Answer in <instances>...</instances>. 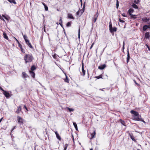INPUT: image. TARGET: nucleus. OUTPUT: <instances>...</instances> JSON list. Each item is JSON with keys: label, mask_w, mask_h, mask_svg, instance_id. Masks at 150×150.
<instances>
[{"label": "nucleus", "mask_w": 150, "mask_h": 150, "mask_svg": "<svg viewBox=\"0 0 150 150\" xmlns=\"http://www.w3.org/2000/svg\"><path fill=\"white\" fill-rule=\"evenodd\" d=\"M33 59V57L32 55L30 54H26L24 57V60L25 63L30 62Z\"/></svg>", "instance_id": "obj_1"}, {"label": "nucleus", "mask_w": 150, "mask_h": 150, "mask_svg": "<svg viewBox=\"0 0 150 150\" xmlns=\"http://www.w3.org/2000/svg\"><path fill=\"white\" fill-rule=\"evenodd\" d=\"M3 94L7 98H8L11 96L9 93L7 91H4L3 92Z\"/></svg>", "instance_id": "obj_2"}, {"label": "nucleus", "mask_w": 150, "mask_h": 150, "mask_svg": "<svg viewBox=\"0 0 150 150\" xmlns=\"http://www.w3.org/2000/svg\"><path fill=\"white\" fill-rule=\"evenodd\" d=\"M18 123L20 125L23 123V119L20 116H18L17 117Z\"/></svg>", "instance_id": "obj_3"}, {"label": "nucleus", "mask_w": 150, "mask_h": 150, "mask_svg": "<svg viewBox=\"0 0 150 150\" xmlns=\"http://www.w3.org/2000/svg\"><path fill=\"white\" fill-rule=\"evenodd\" d=\"M130 112L131 114L134 115L135 116H137V115H138L139 114V113L136 111H134V110H132L130 111Z\"/></svg>", "instance_id": "obj_4"}, {"label": "nucleus", "mask_w": 150, "mask_h": 150, "mask_svg": "<svg viewBox=\"0 0 150 150\" xmlns=\"http://www.w3.org/2000/svg\"><path fill=\"white\" fill-rule=\"evenodd\" d=\"M141 118V116L139 115H138L134 117V120H135L139 121Z\"/></svg>", "instance_id": "obj_5"}, {"label": "nucleus", "mask_w": 150, "mask_h": 150, "mask_svg": "<svg viewBox=\"0 0 150 150\" xmlns=\"http://www.w3.org/2000/svg\"><path fill=\"white\" fill-rule=\"evenodd\" d=\"M98 16V11H97L96 14L93 17V23H95L97 20V18Z\"/></svg>", "instance_id": "obj_6"}, {"label": "nucleus", "mask_w": 150, "mask_h": 150, "mask_svg": "<svg viewBox=\"0 0 150 150\" xmlns=\"http://www.w3.org/2000/svg\"><path fill=\"white\" fill-rule=\"evenodd\" d=\"M106 67V65L105 64H103V65H101L98 67V69L101 70H103Z\"/></svg>", "instance_id": "obj_7"}, {"label": "nucleus", "mask_w": 150, "mask_h": 150, "mask_svg": "<svg viewBox=\"0 0 150 150\" xmlns=\"http://www.w3.org/2000/svg\"><path fill=\"white\" fill-rule=\"evenodd\" d=\"M29 72L31 76L33 78H34L35 77V74L34 73V72L33 71H30Z\"/></svg>", "instance_id": "obj_8"}, {"label": "nucleus", "mask_w": 150, "mask_h": 150, "mask_svg": "<svg viewBox=\"0 0 150 150\" xmlns=\"http://www.w3.org/2000/svg\"><path fill=\"white\" fill-rule=\"evenodd\" d=\"M21 106H20L17 109V110L16 111V112L17 113H20V111H21Z\"/></svg>", "instance_id": "obj_9"}, {"label": "nucleus", "mask_w": 150, "mask_h": 150, "mask_svg": "<svg viewBox=\"0 0 150 150\" xmlns=\"http://www.w3.org/2000/svg\"><path fill=\"white\" fill-rule=\"evenodd\" d=\"M127 63L129 61V59H130V56L129 54V51L128 50L127 51Z\"/></svg>", "instance_id": "obj_10"}, {"label": "nucleus", "mask_w": 150, "mask_h": 150, "mask_svg": "<svg viewBox=\"0 0 150 150\" xmlns=\"http://www.w3.org/2000/svg\"><path fill=\"white\" fill-rule=\"evenodd\" d=\"M22 76L23 78H25L28 76V75L25 72H23L22 73Z\"/></svg>", "instance_id": "obj_11"}, {"label": "nucleus", "mask_w": 150, "mask_h": 150, "mask_svg": "<svg viewBox=\"0 0 150 150\" xmlns=\"http://www.w3.org/2000/svg\"><path fill=\"white\" fill-rule=\"evenodd\" d=\"M142 20L144 22H147L149 21L150 19L147 18H142Z\"/></svg>", "instance_id": "obj_12"}, {"label": "nucleus", "mask_w": 150, "mask_h": 150, "mask_svg": "<svg viewBox=\"0 0 150 150\" xmlns=\"http://www.w3.org/2000/svg\"><path fill=\"white\" fill-rule=\"evenodd\" d=\"M150 37L149 33L146 32L145 33V38H149Z\"/></svg>", "instance_id": "obj_13"}, {"label": "nucleus", "mask_w": 150, "mask_h": 150, "mask_svg": "<svg viewBox=\"0 0 150 150\" xmlns=\"http://www.w3.org/2000/svg\"><path fill=\"white\" fill-rule=\"evenodd\" d=\"M55 134H56V137L57 138L59 139V140H60L61 139V138L60 137L59 135V134L57 133V132H55Z\"/></svg>", "instance_id": "obj_14"}, {"label": "nucleus", "mask_w": 150, "mask_h": 150, "mask_svg": "<svg viewBox=\"0 0 150 150\" xmlns=\"http://www.w3.org/2000/svg\"><path fill=\"white\" fill-rule=\"evenodd\" d=\"M68 18L70 19H74V18L72 15L71 13H68Z\"/></svg>", "instance_id": "obj_15"}, {"label": "nucleus", "mask_w": 150, "mask_h": 150, "mask_svg": "<svg viewBox=\"0 0 150 150\" xmlns=\"http://www.w3.org/2000/svg\"><path fill=\"white\" fill-rule=\"evenodd\" d=\"M148 28L147 25H144L143 27V30L144 31H145Z\"/></svg>", "instance_id": "obj_16"}, {"label": "nucleus", "mask_w": 150, "mask_h": 150, "mask_svg": "<svg viewBox=\"0 0 150 150\" xmlns=\"http://www.w3.org/2000/svg\"><path fill=\"white\" fill-rule=\"evenodd\" d=\"M82 71L83 74V76H84L85 74V71L84 70L83 65H82Z\"/></svg>", "instance_id": "obj_17"}, {"label": "nucleus", "mask_w": 150, "mask_h": 150, "mask_svg": "<svg viewBox=\"0 0 150 150\" xmlns=\"http://www.w3.org/2000/svg\"><path fill=\"white\" fill-rule=\"evenodd\" d=\"M117 30V28L115 27L112 28L111 29V30H110V32L111 33H112L114 32H115Z\"/></svg>", "instance_id": "obj_18"}, {"label": "nucleus", "mask_w": 150, "mask_h": 150, "mask_svg": "<svg viewBox=\"0 0 150 150\" xmlns=\"http://www.w3.org/2000/svg\"><path fill=\"white\" fill-rule=\"evenodd\" d=\"M134 11V10L132 8H130L129 11H128V12L129 13L130 15H131L132 14L131 13H133Z\"/></svg>", "instance_id": "obj_19"}, {"label": "nucleus", "mask_w": 150, "mask_h": 150, "mask_svg": "<svg viewBox=\"0 0 150 150\" xmlns=\"http://www.w3.org/2000/svg\"><path fill=\"white\" fill-rule=\"evenodd\" d=\"M3 34L4 35V38L6 39V40H8V36L7 35L6 33H4Z\"/></svg>", "instance_id": "obj_20"}, {"label": "nucleus", "mask_w": 150, "mask_h": 150, "mask_svg": "<svg viewBox=\"0 0 150 150\" xmlns=\"http://www.w3.org/2000/svg\"><path fill=\"white\" fill-rule=\"evenodd\" d=\"M73 124L76 129V130H78L77 126V125L76 123L75 122H73Z\"/></svg>", "instance_id": "obj_21"}, {"label": "nucleus", "mask_w": 150, "mask_h": 150, "mask_svg": "<svg viewBox=\"0 0 150 150\" xmlns=\"http://www.w3.org/2000/svg\"><path fill=\"white\" fill-rule=\"evenodd\" d=\"M96 134V131H94L93 133L91 134V138H93L94 137V136Z\"/></svg>", "instance_id": "obj_22"}, {"label": "nucleus", "mask_w": 150, "mask_h": 150, "mask_svg": "<svg viewBox=\"0 0 150 150\" xmlns=\"http://www.w3.org/2000/svg\"><path fill=\"white\" fill-rule=\"evenodd\" d=\"M66 109L68 110L70 112L73 111L74 110V109L72 108H70L69 107H67Z\"/></svg>", "instance_id": "obj_23"}, {"label": "nucleus", "mask_w": 150, "mask_h": 150, "mask_svg": "<svg viewBox=\"0 0 150 150\" xmlns=\"http://www.w3.org/2000/svg\"><path fill=\"white\" fill-rule=\"evenodd\" d=\"M71 21L67 23L66 26L67 27H70L71 25Z\"/></svg>", "instance_id": "obj_24"}, {"label": "nucleus", "mask_w": 150, "mask_h": 150, "mask_svg": "<svg viewBox=\"0 0 150 150\" xmlns=\"http://www.w3.org/2000/svg\"><path fill=\"white\" fill-rule=\"evenodd\" d=\"M35 69L36 67L34 65L32 66L31 68V70L30 71H33L35 70Z\"/></svg>", "instance_id": "obj_25"}, {"label": "nucleus", "mask_w": 150, "mask_h": 150, "mask_svg": "<svg viewBox=\"0 0 150 150\" xmlns=\"http://www.w3.org/2000/svg\"><path fill=\"white\" fill-rule=\"evenodd\" d=\"M10 3H13L15 4H16V3L15 0H8Z\"/></svg>", "instance_id": "obj_26"}, {"label": "nucleus", "mask_w": 150, "mask_h": 150, "mask_svg": "<svg viewBox=\"0 0 150 150\" xmlns=\"http://www.w3.org/2000/svg\"><path fill=\"white\" fill-rule=\"evenodd\" d=\"M132 6L133 8H135L137 9V8H138V7L137 6L136 4H133L132 5Z\"/></svg>", "instance_id": "obj_27"}, {"label": "nucleus", "mask_w": 150, "mask_h": 150, "mask_svg": "<svg viewBox=\"0 0 150 150\" xmlns=\"http://www.w3.org/2000/svg\"><path fill=\"white\" fill-rule=\"evenodd\" d=\"M120 122L122 125L125 126V122L124 121L122 120H120Z\"/></svg>", "instance_id": "obj_28"}, {"label": "nucleus", "mask_w": 150, "mask_h": 150, "mask_svg": "<svg viewBox=\"0 0 150 150\" xmlns=\"http://www.w3.org/2000/svg\"><path fill=\"white\" fill-rule=\"evenodd\" d=\"M68 146V144H65L64 146V150H66Z\"/></svg>", "instance_id": "obj_29"}, {"label": "nucleus", "mask_w": 150, "mask_h": 150, "mask_svg": "<svg viewBox=\"0 0 150 150\" xmlns=\"http://www.w3.org/2000/svg\"><path fill=\"white\" fill-rule=\"evenodd\" d=\"M64 81L65 82L68 83L69 82V79L67 78V76L66 75V79L64 80Z\"/></svg>", "instance_id": "obj_30"}, {"label": "nucleus", "mask_w": 150, "mask_h": 150, "mask_svg": "<svg viewBox=\"0 0 150 150\" xmlns=\"http://www.w3.org/2000/svg\"><path fill=\"white\" fill-rule=\"evenodd\" d=\"M27 44L30 48H33V47L32 45H31V43L30 42L28 43H27Z\"/></svg>", "instance_id": "obj_31"}, {"label": "nucleus", "mask_w": 150, "mask_h": 150, "mask_svg": "<svg viewBox=\"0 0 150 150\" xmlns=\"http://www.w3.org/2000/svg\"><path fill=\"white\" fill-rule=\"evenodd\" d=\"M59 24L62 26V18L61 17H60V18L59 20Z\"/></svg>", "instance_id": "obj_32"}, {"label": "nucleus", "mask_w": 150, "mask_h": 150, "mask_svg": "<svg viewBox=\"0 0 150 150\" xmlns=\"http://www.w3.org/2000/svg\"><path fill=\"white\" fill-rule=\"evenodd\" d=\"M97 79H99L100 78H102V76L101 75H100L99 76H96L95 77Z\"/></svg>", "instance_id": "obj_33"}, {"label": "nucleus", "mask_w": 150, "mask_h": 150, "mask_svg": "<svg viewBox=\"0 0 150 150\" xmlns=\"http://www.w3.org/2000/svg\"><path fill=\"white\" fill-rule=\"evenodd\" d=\"M116 5L117 8H118L119 6V2L118 0H117Z\"/></svg>", "instance_id": "obj_34"}, {"label": "nucleus", "mask_w": 150, "mask_h": 150, "mask_svg": "<svg viewBox=\"0 0 150 150\" xmlns=\"http://www.w3.org/2000/svg\"><path fill=\"white\" fill-rule=\"evenodd\" d=\"M130 15L131 17V18H136V17L135 15H133V14H132L131 15Z\"/></svg>", "instance_id": "obj_35"}, {"label": "nucleus", "mask_w": 150, "mask_h": 150, "mask_svg": "<svg viewBox=\"0 0 150 150\" xmlns=\"http://www.w3.org/2000/svg\"><path fill=\"white\" fill-rule=\"evenodd\" d=\"M130 137L131 138V139L133 140V141H135V140L133 137V136L131 135H130Z\"/></svg>", "instance_id": "obj_36"}, {"label": "nucleus", "mask_w": 150, "mask_h": 150, "mask_svg": "<svg viewBox=\"0 0 150 150\" xmlns=\"http://www.w3.org/2000/svg\"><path fill=\"white\" fill-rule=\"evenodd\" d=\"M109 27L110 30H111V29L112 28V24L111 23H110Z\"/></svg>", "instance_id": "obj_37"}, {"label": "nucleus", "mask_w": 150, "mask_h": 150, "mask_svg": "<svg viewBox=\"0 0 150 150\" xmlns=\"http://www.w3.org/2000/svg\"><path fill=\"white\" fill-rule=\"evenodd\" d=\"M44 7H45V10L46 11H47L48 10V7L46 5Z\"/></svg>", "instance_id": "obj_38"}, {"label": "nucleus", "mask_w": 150, "mask_h": 150, "mask_svg": "<svg viewBox=\"0 0 150 150\" xmlns=\"http://www.w3.org/2000/svg\"><path fill=\"white\" fill-rule=\"evenodd\" d=\"M23 38H24L25 40H26V39H27L28 37L27 36H26L25 35H23Z\"/></svg>", "instance_id": "obj_39"}, {"label": "nucleus", "mask_w": 150, "mask_h": 150, "mask_svg": "<svg viewBox=\"0 0 150 150\" xmlns=\"http://www.w3.org/2000/svg\"><path fill=\"white\" fill-rule=\"evenodd\" d=\"M18 46L21 49H22V46L21 45L19 42H18Z\"/></svg>", "instance_id": "obj_40"}, {"label": "nucleus", "mask_w": 150, "mask_h": 150, "mask_svg": "<svg viewBox=\"0 0 150 150\" xmlns=\"http://www.w3.org/2000/svg\"><path fill=\"white\" fill-rule=\"evenodd\" d=\"M139 2V0H134V2L136 4H137Z\"/></svg>", "instance_id": "obj_41"}, {"label": "nucleus", "mask_w": 150, "mask_h": 150, "mask_svg": "<svg viewBox=\"0 0 150 150\" xmlns=\"http://www.w3.org/2000/svg\"><path fill=\"white\" fill-rule=\"evenodd\" d=\"M25 41L26 44L29 42V40H28L27 39L25 40Z\"/></svg>", "instance_id": "obj_42"}, {"label": "nucleus", "mask_w": 150, "mask_h": 150, "mask_svg": "<svg viewBox=\"0 0 150 150\" xmlns=\"http://www.w3.org/2000/svg\"><path fill=\"white\" fill-rule=\"evenodd\" d=\"M80 28H79V33H78V37L79 38H80Z\"/></svg>", "instance_id": "obj_43"}, {"label": "nucleus", "mask_w": 150, "mask_h": 150, "mask_svg": "<svg viewBox=\"0 0 150 150\" xmlns=\"http://www.w3.org/2000/svg\"><path fill=\"white\" fill-rule=\"evenodd\" d=\"M119 21L121 23H123L124 22V21L120 19H119Z\"/></svg>", "instance_id": "obj_44"}, {"label": "nucleus", "mask_w": 150, "mask_h": 150, "mask_svg": "<svg viewBox=\"0 0 150 150\" xmlns=\"http://www.w3.org/2000/svg\"><path fill=\"white\" fill-rule=\"evenodd\" d=\"M0 19H1V20H2L4 21H5L4 19L1 16V15L0 14Z\"/></svg>", "instance_id": "obj_45"}, {"label": "nucleus", "mask_w": 150, "mask_h": 150, "mask_svg": "<svg viewBox=\"0 0 150 150\" xmlns=\"http://www.w3.org/2000/svg\"><path fill=\"white\" fill-rule=\"evenodd\" d=\"M139 121H142V122H143L144 123H145V121H144V120H143V119H142V118H141V119H140V120Z\"/></svg>", "instance_id": "obj_46"}, {"label": "nucleus", "mask_w": 150, "mask_h": 150, "mask_svg": "<svg viewBox=\"0 0 150 150\" xmlns=\"http://www.w3.org/2000/svg\"><path fill=\"white\" fill-rule=\"evenodd\" d=\"M134 83L138 86H139V84H138V83H137L136 81H135V80H134Z\"/></svg>", "instance_id": "obj_47"}, {"label": "nucleus", "mask_w": 150, "mask_h": 150, "mask_svg": "<svg viewBox=\"0 0 150 150\" xmlns=\"http://www.w3.org/2000/svg\"><path fill=\"white\" fill-rule=\"evenodd\" d=\"M94 44V43H93L91 45V47H90V49H91L92 48V47H93V45Z\"/></svg>", "instance_id": "obj_48"}, {"label": "nucleus", "mask_w": 150, "mask_h": 150, "mask_svg": "<svg viewBox=\"0 0 150 150\" xmlns=\"http://www.w3.org/2000/svg\"><path fill=\"white\" fill-rule=\"evenodd\" d=\"M0 90L3 91V92L4 91L1 87H0Z\"/></svg>", "instance_id": "obj_49"}, {"label": "nucleus", "mask_w": 150, "mask_h": 150, "mask_svg": "<svg viewBox=\"0 0 150 150\" xmlns=\"http://www.w3.org/2000/svg\"><path fill=\"white\" fill-rule=\"evenodd\" d=\"M21 49V51H22V52L23 53H25V52L24 51V50H23V49L22 47V49Z\"/></svg>", "instance_id": "obj_50"}, {"label": "nucleus", "mask_w": 150, "mask_h": 150, "mask_svg": "<svg viewBox=\"0 0 150 150\" xmlns=\"http://www.w3.org/2000/svg\"><path fill=\"white\" fill-rule=\"evenodd\" d=\"M76 15H79V11H78V12H76Z\"/></svg>", "instance_id": "obj_51"}, {"label": "nucleus", "mask_w": 150, "mask_h": 150, "mask_svg": "<svg viewBox=\"0 0 150 150\" xmlns=\"http://www.w3.org/2000/svg\"><path fill=\"white\" fill-rule=\"evenodd\" d=\"M53 57L54 58H56V54H54V55H53Z\"/></svg>", "instance_id": "obj_52"}, {"label": "nucleus", "mask_w": 150, "mask_h": 150, "mask_svg": "<svg viewBox=\"0 0 150 150\" xmlns=\"http://www.w3.org/2000/svg\"><path fill=\"white\" fill-rule=\"evenodd\" d=\"M15 127H16V126H14L13 127V128L11 130V132H13V130L14 129H15Z\"/></svg>", "instance_id": "obj_53"}, {"label": "nucleus", "mask_w": 150, "mask_h": 150, "mask_svg": "<svg viewBox=\"0 0 150 150\" xmlns=\"http://www.w3.org/2000/svg\"><path fill=\"white\" fill-rule=\"evenodd\" d=\"M24 108L25 109L27 110H28L27 109V107L25 105L24 106Z\"/></svg>", "instance_id": "obj_54"}, {"label": "nucleus", "mask_w": 150, "mask_h": 150, "mask_svg": "<svg viewBox=\"0 0 150 150\" xmlns=\"http://www.w3.org/2000/svg\"><path fill=\"white\" fill-rule=\"evenodd\" d=\"M2 16H3L4 18H5L6 17V16H4V15H2Z\"/></svg>", "instance_id": "obj_55"}, {"label": "nucleus", "mask_w": 150, "mask_h": 150, "mask_svg": "<svg viewBox=\"0 0 150 150\" xmlns=\"http://www.w3.org/2000/svg\"><path fill=\"white\" fill-rule=\"evenodd\" d=\"M42 4L44 5V6H45L46 5L43 2H42Z\"/></svg>", "instance_id": "obj_56"}, {"label": "nucleus", "mask_w": 150, "mask_h": 150, "mask_svg": "<svg viewBox=\"0 0 150 150\" xmlns=\"http://www.w3.org/2000/svg\"><path fill=\"white\" fill-rule=\"evenodd\" d=\"M45 26H44V30L45 32Z\"/></svg>", "instance_id": "obj_57"}, {"label": "nucleus", "mask_w": 150, "mask_h": 150, "mask_svg": "<svg viewBox=\"0 0 150 150\" xmlns=\"http://www.w3.org/2000/svg\"><path fill=\"white\" fill-rule=\"evenodd\" d=\"M148 28H150V25H147Z\"/></svg>", "instance_id": "obj_58"}, {"label": "nucleus", "mask_w": 150, "mask_h": 150, "mask_svg": "<svg viewBox=\"0 0 150 150\" xmlns=\"http://www.w3.org/2000/svg\"><path fill=\"white\" fill-rule=\"evenodd\" d=\"M122 16H124V17H126L124 14H122Z\"/></svg>", "instance_id": "obj_59"}, {"label": "nucleus", "mask_w": 150, "mask_h": 150, "mask_svg": "<svg viewBox=\"0 0 150 150\" xmlns=\"http://www.w3.org/2000/svg\"><path fill=\"white\" fill-rule=\"evenodd\" d=\"M3 119V118H1L0 120V123L2 121V120Z\"/></svg>", "instance_id": "obj_60"}, {"label": "nucleus", "mask_w": 150, "mask_h": 150, "mask_svg": "<svg viewBox=\"0 0 150 150\" xmlns=\"http://www.w3.org/2000/svg\"><path fill=\"white\" fill-rule=\"evenodd\" d=\"M5 19H6V20H8V18L7 17H6V18H5Z\"/></svg>", "instance_id": "obj_61"}, {"label": "nucleus", "mask_w": 150, "mask_h": 150, "mask_svg": "<svg viewBox=\"0 0 150 150\" xmlns=\"http://www.w3.org/2000/svg\"><path fill=\"white\" fill-rule=\"evenodd\" d=\"M14 38L16 39V40L18 42V40L16 39L15 37H14Z\"/></svg>", "instance_id": "obj_62"}, {"label": "nucleus", "mask_w": 150, "mask_h": 150, "mask_svg": "<svg viewBox=\"0 0 150 150\" xmlns=\"http://www.w3.org/2000/svg\"><path fill=\"white\" fill-rule=\"evenodd\" d=\"M147 24L149 25H150V22L148 23Z\"/></svg>", "instance_id": "obj_63"}, {"label": "nucleus", "mask_w": 150, "mask_h": 150, "mask_svg": "<svg viewBox=\"0 0 150 150\" xmlns=\"http://www.w3.org/2000/svg\"><path fill=\"white\" fill-rule=\"evenodd\" d=\"M90 150H93V149H91Z\"/></svg>", "instance_id": "obj_64"}]
</instances>
